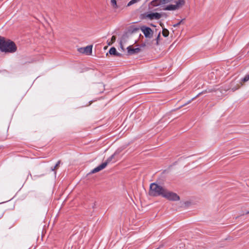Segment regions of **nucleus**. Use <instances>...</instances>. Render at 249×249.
<instances>
[{"mask_svg": "<svg viewBox=\"0 0 249 249\" xmlns=\"http://www.w3.org/2000/svg\"><path fill=\"white\" fill-rule=\"evenodd\" d=\"M140 29L144 34L145 37L151 38L152 37L153 31L150 28L145 26H142L141 27Z\"/></svg>", "mask_w": 249, "mask_h": 249, "instance_id": "5", "label": "nucleus"}, {"mask_svg": "<svg viewBox=\"0 0 249 249\" xmlns=\"http://www.w3.org/2000/svg\"><path fill=\"white\" fill-rule=\"evenodd\" d=\"M160 33L159 34L158 36L156 38V45H159V40H160Z\"/></svg>", "mask_w": 249, "mask_h": 249, "instance_id": "19", "label": "nucleus"}, {"mask_svg": "<svg viewBox=\"0 0 249 249\" xmlns=\"http://www.w3.org/2000/svg\"><path fill=\"white\" fill-rule=\"evenodd\" d=\"M201 94V93H199L196 97L193 98L191 100L189 101L187 103H185L184 105H182V106H185L188 104L190 103L192 101H193L195 98L198 97L199 95H200Z\"/></svg>", "mask_w": 249, "mask_h": 249, "instance_id": "18", "label": "nucleus"}, {"mask_svg": "<svg viewBox=\"0 0 249 249\" xmlns=\"http://www.w3.org/2000/svg\"><path fill=\"white\" fill-rule=\"evenodd\" d=\"M79 52L84 53L86 54H90L92 53V46H88L84 48H81L78 49Z\"/></svg>", "mask_w": 249, "mask_h": 249, "instance_id": "6", "label": "nucleus"}, {"mask_svg": "<svg viewBox=\"0 0 249 249\" xmlns=\"http://www.w3.org/2000/svg\"><path fill=\"white\" fill-rule=\"evenodd\" d=\"M127 52L129 54H133L138 53L141 51V49L139 48L133 49L131 48V46H129L127 48Z\"/></svg>", "mask_w": 249, "mask_h": 249, "instance_id": "10", "label": "nucleus"}, {"mask_svg": "<svg viewBox=\"0 0 249 249\" xmlns=\"http://www.w3.org/2000/svg\"><path fill=\"white\" fill-rule=\"evenodd\" d=\"M176 4H171L167 6L163 9L164 10H175L179 9L181 7H182L185 3V1L184 0H179L177 1Z\"/></svg>", "mask_w": 249, "mask_h": 249, "instance_id": "4", "label": "nucleus"}, {"mask_svg": "<svg viewBox=\"0 0 249 249\" xmlns=\"http://www.w3.org/2000/svg\"><path fill=\"white\" fill-rule=\"evenodd\" d=\"M120 152V151H119V150H117V151H116V152L114 153V154H113L112 156H111L109 158H108L107 161L105 162H107V165L108 164V163L109 162H110L111 160H112V159L114 158V156L118 153H119V152Z\"/></svg>", "mask_w": 249, "mask_h": 249, "instance_id": "12", "label": "nucleus"}, {"mask_svg": "<svg viewBox=\"0 0 249 249\" xmlns=\"http://www.w3.org/2000/svg\"><path fill=\"white\" fill-rule=\"evenodd\" d=\"M115 40H116L115 36H112L111 37V41L109 42H108V45H111L113 43H114L115 42Z\"/></svg>", "mask_w": 249, "mask_h": 249, "instance_id": "16", "label": "nucleus"}, {"mask_svg": "<svg viewBox=\"0 0 249 249\" xmlns=\"http://www.w3.org/2000/svg\"><path fill=\"white\" fill-rule=\"evenodd\" d=\"M0 50L2 52L13 53L17 51L15 43L0 36Z\"/></svg>", "mask_w": 249, "mask_h": 249, "instance_id": "1", "label": "nucleus"}, {"mask_svg": "<svg viewBox=\"0 0 249 249\" xmlns=\"http://www.w3.org/2000/svg\"><path fill=\"white\" fill-rule=\"evenodd\" d=\"M183 20H181L180 21H179L178 23L176 24H174V27H177L179 25H180L181 24V23L182 22Z\"/></svg>", "mask_w": 249, "mask_h": 249, "instance_id": "21", "label": "nucleus"}, {"mask_svg": "<svg viewBox=\"0 0 249 249\" xmlns=\"http://www.w3.org/2000/svg\"><path fill=\"white\" fill-rule=\"evenodd\" d=\"M239 88V87H237V88H232V90L233 91H234L236 90V89H237Z\"/></svg>", "mask_w": 249, "mask_h": 249, "instance_id": "22", "label": "nucleus"}, {"mask_svg": "<svg viewBox=\"0 0 249 249\" xmlns=\"http://www.w3.org/2000/svg\"><path fill=\"white\" fill-rule=\"evenodd\" d=\"M60 163V161H58L55 166L53 168H52V170H54L56 168L58 167Z\"/></svg>", "mask_w": 249, "mask_h": 249, "instance_id": "20", "label": "nucleus"}, {"mask_svg": "<svg viewBox=\"0 0 249 249\" xmlns=\"http://www.w3.org/2000/svg\"><path fill=\"white\" fill-rule=\"evenodd\" d=\"M173 0H154L151 3L154 6H158L161 4H166Z\"/></svg>", "mask_w": 249, "mask_h": 249, "instance_id": "7", "label": "nucleus"}, {"mask_svg": "<svg viewBox=\"0 0 249 249\" xmlns=\"http://www.w3.org/2000/svg\"><path fill=\"white\" fill-rule=\"evenodd\" d=\"M111 3L114 8H117L116 0H111Z\"/></svg>", "mask_w": 249, "mask_h": 249, "instance_id": "15", "label": "nucleus"}, {"mask_svg": "<svg viewBox=\"0 0 249 249\" xmlns=\"http://www.w3.org/2000/svg\"><path fill=\"white\" fill-rule=\"evenodd\" d=\"M145 46V44H143L142 45V47H144Z\"/></svg>", "mask_w": 249, "mask_h": 249, "instance_id": "24", "label": "nucleus"}, {"mask_svg": "<svg viewBox=\"0 0 249 249\" xmlns=\"http://www.w3.org/2000/svg\"><path fill=\"white\" fill-rule=\"evenodd\" d=\"M249 80V75H246L245 77L242 80V82H246Z\"/></svg>", "mask_w": 249, "mask_h": 249, "instance_id": "17", "label": "nucleus"}, {"mask_svg": "<svg viewBox=\"0 0 249 249\" xmlns=\"http://www.w3.org/2000/svg\"><path fill=\"white\" fill-rule=\"evenodd\" d=\"M248 213H249V212H247L246 213V214H248Z\"/></svg>", "mask_w": 249, "mask_h": 249, "instance_id": "25", "label": "nucleus"}, {"mask_svg": "<svg viewBox=\"0 0 249 249\" xmlns=\"http://www.w3.org/2000/svg\"><path fill=\"white\" fill-rule=\"evenodd\" d=\"M146 17L150 19H159L161 18V15L158 13H152L147 14Z\"/></svg>", "mask_w": 249, "mask_h": 249, "instance_id": "8", "label": "nucleus"}, {"mask_svg": "<svg viewBox=\"0 0 249 249\" xmlns=\"http://www.w3.org/2000/svg\"><path fill=\"white\" fill-rule=\"evenodd\" d=\"M107 166V162H104L101 165H99L97 167L93 169L90 172V173L93 174L99 172L100 171L104 169Z\"/></svg>", "mask_w": 249, "mask_h": 249, "instance_id": "9", "label": "nucleus"}, {"mask_svg": "<svg viewBox=\"0 0 249 249\" xmlns=\"http://www.w3.org/2000/svg\"><path fill=\"white\" fill-rule=\"evenodd\" d=\"M162 197L170 201H176L180 199L179 196L175 193L170 191L165 188Z\"/></svg>", "mask_w": 249, "mask_h": 249, "instance_id": "3", "label": "nucleus"}, {"mask_svg": "<svg viewBox=\"0 0 249 249\" xmlns=\"http://www.w3.org/2000/svg\"><path fill=\"white\" fill-rule=\"evenodd\" d=\"M169 31L167 29H163V30H162V35L164 36V37H167L169 35Z\"/></svg>", "mask_w": 249, "mask_h": 249, "instance_id": "13", "label": "nucleus"}, {"mask_svg": "<svg viewBox=\"0 0 249 249\" xmlns=\"http://www.w3.org/2000/svg\"><path fill=\"white\" fill-rule=\"evenodd\" d=\"M140 0H130L127 4V6H129L139 1Z\"/></svg>", "mask_w": 249, "mask_h": 249, "instance_id": "14", "label": "nucleus"}, {"mask_svg": "<svg viewBox=\"0 0 249 249\" xmlns=\"http://www.w3.org/2000/svg\"><path fill=\"white\" fill-rule=\"evenodd\" d=\"M109 53L110 54L114 55L116 56L120 55V53L117 52L116 49L114 47H112L110 49Z\"/></svg>", "mask_w": 249, "mask_h": 249, "instance_id": "11", "label": "nucleus"}, {"mask_svg": "<svg viewBox=\"0 0 249 249\" xmlns=\"http://www.w3.org/2000/svg\"><path fill=\"white\" fill-rule=\"evenodd\" d=\"M122 43H123V41H122V40H121V41H120V45H121V47H122V48L123 47H122Z\"/></svg>", "mask_w": 249, "mask_h": 249, "instance_id": "23", "label": "nucleus"}, {"mask_svg": "<svg viewBox=\"0 0 249 249\" xmlns=\"http://www.w3.org/2000/svg\"><path fill=\"white\" fill-rule=\"evenodd\" d=\"M165 189V187L157 183H152L150 185L149 195L152 196H162Z\"/></svg>", "mask_w": 249, "mask_h": 249, "instance_id": "2", "label": "nucleus"}]
</instances>
